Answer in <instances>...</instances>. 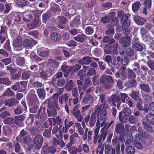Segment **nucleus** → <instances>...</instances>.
<instances>
[{"mask_svg":"<svg viewBox=\"0 0 154 154\" xmlns=\"http://www.w3.org/2000/svg\"><path fill=\"white\" fill-rule=\"evenodd\" d=\"M92 61L91 57L90 56L85 57L80 60L78 61V63L82 65H89Z\"/></svg>","mask_w":154,"mask_h":154,"instance_id":"bb28decb","label":"nucleus"},{"mask_svg":"<svg viewBox=\"0 0 154 154\" xmlns=\"http://www.w3.org/2000/svg\"><path fill=\"white\" fill-rule=\"evenodd\" d=\"M126 146L125 148V154H134L135 152V148L134 146L131 145H128L126 141L125 143Z\"/></svg>","mask_w":154,"mask_h":154,"instance_id":"c85d7f7f","label":"nucleus"},{"mask_svg":"<svg viewBox=\"0 0 154 154\" xmlns=\"http://www.w3.org/2000/svg\"><path fill=\"white\" fill-rule=\"evenodd\" d=\"M32 74V72L30 71H26L23 72L21 79L23 80H27L29 79Z\"/></svg>","mask_w":154,"mask_h":154,"instance_id":"de8ad7c7","label":"nucleus"},{"mask_svg":"<svg viewBox=\"0 0 154 154\" xmlns=\"http://www.w3.org/2000/svg\"><path fill=\"white\" fill-rule=\"evenodd\" d=\"M56 151L54 146L44 145L41 149V154H54Z\"/></svg>","mask_w":154,"mask_h":154,"instance_id":"f8f14e48","label":"nucleus"},{"mask_svg":"<svg viewBox=\"0 0 154 154\" xmlns=\"http://www.w3.org/2000/svg\"><path fill=\"white\" fill-rule=\"evenodd\" d=\"M2 132L5 135L8 136L12 134V131L9 126H5L2 127Z\"/></svg>","mask_w":154,"mask_h":154,"instance_id":"79ce46f5","label":"nucleus"},{"mask_svg":"<svg viewBox=\"0 0 154 154\" xmlns=\"http://www.w3.org/2000/svg\"><path fill=\"white\" fill-rule=\"evenodd\" d=\"M22 14L18 13H15L11 15V18L13 20H14V23L15 22L18 23L20 22L21 19Z\"/></svg>","mask_w":154,"mask_h":154,"instance_id":"c9c22d12","label":"nucleus"},{"mask_svg":"<svg viewBox=\"0 0 154 154\" xmlns=\"http://www.w3.org/2000/svg\"><path fill=\"white\" fill-rule=\"evenodd\" d=\"M57 109L48 108L47 109V112L48 117L55 116L57 115Z\"/></svg>","mask_w":154,"mask_h":154,"instance_id":"69168bd1","label":"nucleus"},{"mask_svg":"<svg viewBox=\"0 0 154 154\" xmlns=\"http://www.w3.org/2000/svg\"><path fill=\"white\" fill-rule=\"evenodd\" d=\"M33 140L35 148L39 150L43 142V138L42 136L39 134L35 135L33 138Z\"/></svg>","mask_w":154,"mask_h":154,"instance_id":"9d476101","label":"nucleus"},{"mask_svg":"<svg viewBox=\"0 0 154 154\" xmlns=\"http://www.w3.org/2000/svg\"><path fill=\"white\" fill-rule=\"evenodd\" d=\"M29 81L35 88L38 89L40 88H41L42 85H44L42 82L36 80L34 77L31 78Z\"/></svg>","mask_w":154,"mask_h":154,"instance_id":"5701e85b","label":"nucleus"},{"mask_svg":"<svg viewBox=\"0 0 154 154\" xmlns=\"http://www.w3.org/2000/svg\"><path fill=\"white\" fill-rule=\"evenodd\" d=\"M19 103L16 98L11 97L10 99H7L5 101V105L8 106L9 107H12L16 106Z\"/></svg>","mask_w":154,"mask_h":154,"instance_id":"dca6fc26","label":"nucleus"},{"mask_svg":"<svg viewBox=\"0 0 154 154\" xmlns=\"http://www.w3.org/2000/svg\"><path fill=\"white\" fill-rule=\"evenodd\" d=\"M50 38L51 41L54 42L59 41L61 38L60 35L57 32H53L50 35Z\"/></svg>","mask_w":154,"mask_h":154,"instance_id":"a878e982","label":"nucleus"},{"mask_svg":"<svg viewBox=\"0 0 154 154\" xmlns=\"http://www.w3.org/2000/svg\"><path fill=\"white\" fill-rule=\"evenodd\" d=\"M119 42L124 47H128L130 44L131 40L129 35H126L119 41Z\"/></svg>","mask_w":154,"mask_h":154,"instance_id":"f3484780","label":"nucleus"},{"mask_svg":"<svg viewBox=\"0 0 154 154\" xmlns=\"http://www.w3.org/2000/svg\"><path fill=\"white\" fill-rule=\"evenodd\" d=\"M25 118V116L23 115L16 116L13 117H8L4 120L3 122L5 124L9 125L15 124L21 127L23 125V122Z\"/></svg>","mask_w":154,"mask_h":154,"instance_id":"f03ea898","label":"nucleus"},{"mask_svg":"<svg viewBox=\"0 0 154 154\" xmlns=\"http://www.w3.org/2000/svg\"><path fill=\"white\" fill-rule=\"evenodd\" d=\"M103 49L104 52L106 54H116L118 53L117 49L118 45L117 43H114L112 45L105 44Z\"/></svg>","mask_w":154,"mask_h":154,"instance_id":"0eeeda50","label":"nucleus"},{"mask_svg":"<svg viewBox=\"0 0 154 154\" xmlns=\"http://www.w3.org/2000/svg\"><path fill=\"white\" fill-rule=\"evenodd\" d=\"M107 111L103 107L99 114V115L100 116L99 119L101 121L105 120L107 116Z\"/></svg>","mask_w":154,"mask_h":154,"instance_id":"c03bdc74","label":"nucleus"},{"mask_svg":"<svg viewBox=\"0 0 154 154\" xmlns=\"http://www.w3.org/2000/svg\"><path fill=\"white\" fill-rule=\"evenodd\" d=\"M136 81L135 79H131L126 81L124 85L128 88H134Z\"/></svg>","mask_w":154,"mask_h":154,"instance_id":"58836bf2","label":"nucleus"},{"mask_svg":"<svg viewBox=\"0 0 154 154\" xmlns=\"http://www.w3.org/2000/svg\"><path fill=\"white\" fill-rule=\"evenodd\" d=\"M130 25V24L125 25V24L124 25H122V30L124 34L126 35L131 36L130 33V31L128 29Z\"/></svg>","mask_w":154,"mask_h":154,"instance_id":"680f3d73","label":"nucleus"},{"mask_svg":"<svg viewBox=\"0 0 154 154\" xmlns=\"http://www.w3.org/2000/svg\"><path fill=\"white\" fill-rule=\"evenodd\" d=\"M124 128L121 123H119L116 125L115 131L117 134H120L122 132Z\"/></svg>","mask_w":154,"mask_h":154,"instance_id":"774afa93","label":"nucleus"},{"mask_svg":"<svg viewBox=\"0 0 154 154\" xmlns=\"http://www.w3.org/2000/svg\"><path fill=\"white\" fill-rule=\"evenodd\" d=\"M104 154H116L115 148L111 147L109 144L105 145Z\"/></svg>","mask_w":154,"mask_h":154,"instance_id":"473e14b6","label":"nucleus"},{"mask_svg":"<svg viewBox=\"0 0 154 154\" xmlns=\"http://www.w3.org/2000/svg\"><path fill=\"white\" fill-rule=\"evenodd\" d=\"M98 116L91 114L90 117L89 125L91 127H93L95 125L97 118Z\"/></svg>","mask_w":154,"mask_h":154,"instance_id":"bf43d9fd","label":"nucleus"},{"mask_svg":"<svg viewBox=\"0 0 154 154\" xmlns=\"http://www.w3.org/2000/svg\"><path fill=\"white\" fill-rule=\"evenodd\" d=\"M22 45V38L20 36L17 37L14 40L13 42V45L15 48H20Z\"/></svg>","mask_w":154,"mask_h":154,"instance_id":"2f4dec72","label":"nucleus"},{"mask_svg":"<svg viewBox=\"0 0 154 154\" xmlns=\"http://www.w3.org/2000/svg\"><path fill=\"white\" fill-rule=\"evenodd\" d=\"M103 107V106L102 104H100V106L97 105L96 106L94 112L92 113L91 114L98 116L100 112Z\"/></svg>","mask_w":154,"mask_h":154,"instance_id":"4d7b16f0","label":"nucleus"},{"mask_svg":"<svg viewBox=\"0 0 154 154\" xmlns=\"http://www.w3.org/2000/svg\"><path fill=\"white\" fill-rule=\"evenodd\" d=\"M104 128H102L100 130V132L101 133L100 134V137L98 141L99 143H100L96 149V152L97 153H99V154H103L104 150V145H102L101 141L103 140V142L104 141L107 135V131L104 133Z\"/></svg>","mask_w":154,"mask_h":154,"instance_id":"20e7f679","label":"nucleus"},{"mask_svg":"<svg viewBox=\"0 0 154 154\" xmlns=\"http://www.w3.org/2000/svg\"><path fill=\"white\" fill-rule=\"evenodd\" d=\"M115 15L116 13L115 12H112L110 13L108 16L106 15L102 17L101 19V21L103 23H107L110 21L111 19L113 20V18L115 17Z\"/></svg>","mask_w":154,"mask_h":154,"instance_id":"a211bd4d","label":"nucleus"},{"mask_svg":"<svg viewBox=\"0 0 154 154\" xmlns=\"http://www.w3.org/2000/svg\"><path fill=\"white\" fill-rule=\"evenodd\" d=\"M121 60V58L120 56L118 57L113 56L112 58L111 64L113 66H117Z\"/></svg>","mask_w":154,"mask_h":154,"instance_id":"338daca9","label":"nucleus"},{"mask_svg":"<svg viewBox=\"0 0 154 154\" xmlns=\"http://www.w3.org/2000/svg\"><path fill=\"white\" fill-rule=\"evenodd\" d=\"M93 97L90 94H85L82 100V102L85 104L91 103L93 101Z\"/></svg>","mask_w":154,"mask_h":154,"instance_id":"e433bc0d","label":"nucleus"},{"mask_svg":"<svg viewBox=\"0 0 154 154\" xmlns=\"http://www.w3.org/2000/svg\"><path fill=\"white\" fill-rule=\"evenodd\" d=\"M48 63L50 66L53 68H57L59 66V63L53 59H48Z\"/></svg>","mask_w":154,"mask_h":154,"instance_id":"864d4df0","label":"nucleus"},{"mask_svg":"<svg viewBox=\"0 0 154 154\" xmlns=\"http://www.w3.org/2000/svg\"><path fill=\"white\" fill-rule=\"evenodd\" d=\"M141 3L139 2L136 1L132 5V9L134 13H136L140 9Z\"/></svg>","mask_w":154,"mask_h":154,"instance_id":"a18cd8bd","label":"nucleus"},{"mask_svg":"<svg viewBox=\"0 0 154 154\" xmlns=\"http://www.w3.org/2000/svg\"><path fill=\"white\" fill-rule=\"evenodd\" d=\"M146 119L150 123L154 125V114L150 112L146 116Z\"/></svg>","mask_w":154,"mask_h":154,"instance_id":"49530a36","label":"nucleus"},{"mask_svg":"<svg viewBox=\"0 0 154 154\" xmlns=\"http://www.w3.org/2000/svg\"><path fill=\"white\" fill-rule=\"evenodd\" d=\"M75 81L70 80L67 81L66 83L65 87L66 90L67 91H71L75 86Z\"/></svg>","mask_w":154,"mask_h":154,"instance_id":"393cba45","label":"nucleus"},{"mask_svg":"<svg viewBox=\"0 0 154 154\" xmlns=\"http://www.w3.org/2000/svg\"><path fill=\"white\" fill-rule=\"evenodd\" d=\"M22 45L26 48H28L33 46L32 41L29 39L23 40L22 42Z\"/></svg>","mask_w":154,"mask_h":154,"instance_id":"8fccbe9b","label":"nucleus"},{"mask_svg":"<svg viewBox=\"0 0 154 154\" xmlns=\"http://www.w3.org/2000/svg\"><path fill=\"white\" fill-rule=\"evenodd\" d=\"M111 101L112 102V105L113 106H116V104L115 103H117V107L118 109L122 103L120 97L115 94L112 95L111 96Z\"/></svg>","mask_w":154,"mask_h":154,"instance_id":"2eb2a0df","label":"nucleus"},{"mask_svg":"<svg viewBox=\"0 0 154 154\" xmlns=\"http://www.w3.org/2000/svg\"><path fill=\"white\" fill-rule=\"evenodd\" d=\"M66 81L63 78L56 80V82H51V84L54 85H56L59 87H61L65 86Z\"/></svg>","mask_w":154,"mask_h":154,"instance_id":"cd10ccee","label":"nucleus"},{"mask_svg":"<svg viewBox=\"0 0 154 154\" xmlns=\"http://www.w3.org/2000/svg\"><path fill=\"white\" fill-rule=\"evenodd\" d=\"M133 20L135 22L139 25H143L147 21L146 19L141 18L138 15L134 16Z\"/></svg>","mask_w":154,"mask_h":154,"instance_id":"b1692460","label":"nucleus"},{"mask_svg":"<svg viewBox=\"0 0 154 154\" xmlns=\"http://www.w3.org/2000/svg\"><path fill=\"white\" fill-rule=\"evenodd\" d=\"M19 142L17 140L13 141V149H14V151L17 153L20 152L21 147V145Z\"/></svg>","mask_w":154,"mask_h":154,"instance_id":"603ef678","label":"nucleus"},{"mask_svg":"<svg viewBox=\"0 0 154 154\" xmlns=\"http://www.w3.org/2000/svg\"><path fill=\"white\" fill-rule=\"evenodd\" d=\"M38 103L39 100L37 96L35 95H32L29 100V105H38Z\"/></svg>","mask_w":154,"mask_h":154,"instance_id":"ea45409f","label":"nucleus"},{"mask_svg":"<svg viewBox=\"0 0 154 154\" xmlns=\"http://www.w3.org/2000/svg\"><path fill=\"white\" fill-rule=\"evenodd\" d=\"M63 75V72H62L58 71L52 77L51 79V82H56V80L61 78Z\"/></svg>","mask_w":154,"mask_h":154,"instance_id":"052dcab7","label":"nucleus"},{"mask_svg":"<svg viewBox=\"0 0 154 154\" xmlns=\"http://www.w3.org/2000/svg\"><path fill=\"white\" fill-rule=\"evenodd\" d=\"M87 36L83 33H80L74 37V39L76 41L83 43L85 42V40L87 39Z\"/></svg>","mask_w":154,"mask_h":154,"instance_id":"7c9ffc66","label":"nucleus"},{"mask_svg":"<svg viewBox=\"0 0 154 154\" xmlns=\"http://www.w3.org/2000/svg\"><path fill=\"white\" fill-rule=\"evenodd\" d=\"M5 9L4 5L1 3H0V12H4L5 14L9 13L11 10V7L9 4H6L5 5Z\"/></svg>","mask_w":154,"mask_h":154,"instance_id":"c756f323","label":"nucleus"},{"mask_svg":"<svg viewBox=\"0 0 154 154\" xmlns=\"http://www.w3.org/2000/svg\"><path fill=\"white\" fill-rule=\"evenodd\" d=\"M28 2L27 0H16L15 1L16 5L18 7L22 8L27 6Z\"/></svg>","mask_w":154,"mask_h":154,"instance_id":"4c0bfd02","label":"nucleus"},{"mask_svg":"<svg viewBox=\"0 0 154 154\" xmlns=\"http://www.w3.org/2000/svg\"><path fill=\"white\" fill-rule=\"evenodd\" d=\"M54 89L47 87L45 89L43 88H40L37 89L36 92L39 98L41 100H44L46 94L48 93L52 94L54 92Z\"/></svg>","mask_w":154,"mask_h":154,"instance_id":"423d86ee","label":"nucleus"},{"mask_svg":"<svg viewBox=\"0 0 154 154\" xmlns=\"http://www.w3.org/2000/svg\"><path fill=\"white\" fill-rule=\"evenodd\" d=\"M101 75L100 76L99 75L97 74L95 75L92 77V82L94 85H98L99 83L101 84Z\"/></svg>","mask_w":154,"mask_h":154,"instance_id":"a19ab883","label":"nucleus"},{"mask_svg":"<svg viewBox=\"0 0 154 154\" xmlns=\"http://www.w3.org/2000/svg\"><path fill=\"white\" fill-rule=\"evenodd\" d=\"M117 14V16L119 18L121 19V23L122 24V25L127 24H130V23L129 20H128L130 16V14H126L125 13L124 11L120 9L118 10Z\"/></svg>","mask_w":154,"mask_h":154,"instance_id":"39448f33","label":"nucleus"},{"mask_svg":"<svg viewBox=\"0 0 154 154\" xmlns=\"http://www.w3.org/2000/svg\"><path fill=\"white\" fill-rule=\"evenodd\" d=\"M109 36H105L103 38L102 42L103 43L111 45L115 42V39Z\"/></svg>","mask_w":154,"mask_h":154,"instance_id":"f704fd0d","label":"nucleus"},{"mask_svg":"<svg viewBox=\"0 0 154 154\" xmlns=\"http://www.w3.org/2000/svg\"><path fill=\"white\" fill-rule=\"evenodd\" d=\"M60 128H58V127L56 126H54L52 131V134H55V136L57 138H61L62 135V133L61 130H59Z\"/></svg>","mask_w":154,"mask_h":154,"instance_id":"72a5a7b5","label":"nucleus"},{"mask_svg":"<svg viewBox=\"0 0 154 154\" xmlns=\"http://www.w3.org/2000/svg\"><path fill=\"white\" fill-rule=\"evenodd\" d=\"M51 16V14L49 11H47L44 13L42 15V21L43 23L46 22L47 20L49 19Z\"/></svg>","mask_w":154,"mask_h":154,"instance_id":"0e129e2a","label":"nucleus"},{"mask_svg":"<svg viewBox=\"0 0 154 154\" xmlns=\"http://www.w3.org/2000/svg\"><path fill=\"white\" fill-rule=\"evenodd\" d=\"M101 84L105 89H109L113 85V80L112 77L110 75H101Z\"/></svg>","mask_w":154,"mask_h":154,"instance_id":"7ed1b4c3","label":"nucleus"},{"mask_svg":"<svg viewBox=\"0 0 154 154\" xmlns=\"http://www.w3.org/2000/svg\"><path fill=\"white\" fill-rule=\"evenodd\" d=\"M12 82L10 79L8 77L4 78H0V84H3L7 86H9Z\"/></svg>","mask_w":154,"mask_h":154,"instance_id":"37998d69","label":"nucleus"},{"mask_svg":"<svg viewBox=\"0 0 154 154\" xmlns=\"http://www.w3.org/2000/svg\"><path fill=\"white\" fill-rule=\"evenodd\" d=\"M28 82L23 81L20 82H17L18 92H22L25 91L27 89Z\"/></svg>","mask_w":154,"mask_h":154,"instance_id":"aec40b11","label":"nucleus"},{"mask_svg":"<svg viewBox=\"0 0 154 154\" xmlns=\"http://www.w3.org/2000/svg\"><path fill=\"white\" fill-rule=\"evenodd\" d=\"M43 103L48 108H58L56 100L53 97L47 99Z\"/></svg>","mask_w":154,"mask_h":154,"instance_id":"6e6552de","label":"nucleus"},{"mask_svg":"<svg viewBox=\"0 0 154 154\" xmlns=\"http://www.w3.org/2000/svg\"><path fill=\"white\" fill-rule=\"evenodd\" d=\"M54 124L53 125H55L56 124L57 125H58L59 126V128H60L62 126V125L63 124V121H62V119L60 118L59 116H57L55 119H53Z\"/></svg>","mask_w":154,"mask_h":154,"instance_id":"09e8293b","label":"nucleus"},{"mask_svg":"<svg viewBox=\"0 0 154 154\" xmlns=\"http://www.w3.org/2000/svg\"><path fill=\"white\" fill-rule=\"evenodd\" d=\"M83 67L85 72H86L87 71L86 75L88 77L94 75L97 73L95 69L91 68L89 66H83Z\"/></svg>","mask_w":154,"mask_h":154,"instance_id":"412c9836","label":"nucleus"},{"mask_svg":"<svg viewBox=\"0 0 154 154\" xmlns=\"http://www.w3.org/2000/svg\"><path fill=\"white\" fill-rule=\"evenodd\" d=\"M34 126L35 127H34L35 128L32 129L29 131L31 132H33L35 131H39V132L43 131L44 130V127L43 125L40 122L38 121H35V122Z\"/></svg>","mask_w":154,"mask_h":154,"instance_id":"6ab92c4d","label":"nucleus"},{"mask_svg":"<svg viewBox=\"0 0 154 154\" xmlns=\"http://www.w3.org/2000/svg\"><path fill=\"white\" fill-rule=\"evenodd\" d=\"M80 17L79 15H77L74 19L70 22V25L71 27H78L80 23Z\"/></svg>","mask_w":154,"mask_h":154,"instance_id":"4be33fe9","label":"nucleus"},{"mask_svg":"<svg viewBox=\"0 0 154 154\" xmlns=\"http://www.w3.org/2000/svg\"><path fill=\"white\" fill-rule=\"evenodd\" d=\"M127 77L129 79H134L136 77L135 73L129 68L127 69Z\"/></svg>","mask_w":154,"mask_h":154,"instance_id":"5fc2aeb1","label":"nucleus"},{"mask_svg":"<svg viewBox=\"0 0 154 154\" xmlns=\"http://www.w3.org/2000/svg\"><path fill=\"white\" fill-rule=\"evenodd\" d=\"M127 71L125 67H121L120 69V73L119 71H117L115 74V76L116 78H120L122 80L124 81L126 79L127 77Z\"/></svg>","mask_w":154,"mask_h":154,"instance_id":"9b49d317","label":"nucleus"},{"mask_svg":"<svg viewBox=\"0 0 154 154\" xmlns=\"http://www.w3.org/2000/svg\"><path fill=\"white\" fill-rule=\"evenodd\" d=\"M7 29V27L5 26H0V40L1 44L5 40L7 33L6 29Z\"/></svg>","mask_w":154,"mask_h":154,"instance_id":"ddd939ff","label":"nucleus"},{"mask_svg":"<svg viewBox=\"0 0 154 154\" xmlns=\"http://www.w3.org/2000/svg\"><path fill=\"white\" fill-rule=\"evenodd\" d=\"M69 97L67 94L66 93L62 94L59 97V101L61 104H62L63 103V101L64 100L65 102L66 103L68 102Z\"/></svg>","mask_w":154,"mask_h":154,"instance_id":"e2e57ef3","label":"nucleus"},{"mask_svg":"<svg viewBox=\"0 0 154 154\" xmlns=\"http://www.w3.org/2000/svg\"><path fill=\"white\" fill-rule=\"evenodd\" d=\"M28 132L24 129H22L20 132L19 134L16 138L17 141L21 142V137H24L28 134Z\"/></svg>","mask_w":154,"mask_h":154,"instance_id":"3c124183","label":"nucleus"},{"mask_svg":"<svg viewBox=\"0 0 154 154\" xmlns=\"http://www.w3.org/2000/svg\"><path fill=\"white\" fill-rule=\"evenodd\" d=\"M37 51L38 54L42 57H47L50 54L48 51H41L39 49H37Z\"/></svg>","mask_w":154,"mask_h":154,"instance_id":"6e6d98bb","label":"nucleus"},{"mask_svg":"<svg viewBox=\"0 0 154 154\" xmlns=\"http://www.w3.org/2000/svg\"><path fill=\"white\" fill-rule=\"evenodd\" d=\"M142 123L144 129L147 132L144 131L143 127L139 128L138 131L141 134V137L135 139L136 146L139 149H142L143 146L148 148L152 143L153 138L148 132L149 133L153 132V127L150 124L145 121H142Z\"/></svg>","mask_w":154,"mask_h":154,"instance_id":"f257e3e1","label":"nucleus"},{"mask_svg":"<svg viewBox=\"0 0 154 154\" xmlns=\"http://www.w3.org/2000/svg\"><path fill=\"white\" fill-rule=\"evenodd\" d=\"M132 44L133 48L135 50L141 51L143 50V44L140 42L138 38L134 37L132 40Z\"/></svg>","mask_w":154,"mask_h":154,"instance_id":"1a4fd4ad","label":"nucleus"},{"mask_svg":"<svg viewBox=\"0 0 154 154\" xmlns=\"http://www.w3.org/2000/svg\"><path fill=\"white\" fill-rule=\"evenodd\" d=\"M57 19H54L53 22H56V20H57L58 22L60 24L62 25L66 23L67 20L63 16H58L57 17Z\"/></svg>","mask_w":154,"mask_h":154,"instance_id":"13d9d810","label":"nucleus"},{"mask_svg":"<svg viewBox=\"0 0 154 154\" xmlns=\"http://www.w3.org/2000/svg\"><path fill=\"white\" fill-rule=\"evenodd\" d=\"M61 69L63 72V75L65 77H68L69 74L72 73L71 66H69L66 64H63L61 66Z\"/></svg>","mask_w":154,"mask_h":154,"instance_id":"4468645a","label":"nucleus"}]
</instances>
